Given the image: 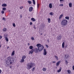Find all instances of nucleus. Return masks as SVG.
<instances>
[{
    "label": "nucleus",
    "mask_w": 74,
    "mask_h": 74,
    "mask_svg": "<svg viewBox=\"0 0 74 74\" xmlns=\"http://www.w3.org/2000/svg\"><path fill=\"white\" fill-rule=\"evenodd\" d=\"M7 60L6 61V63L7 65L11 64L14 62V60H13L11 56H9L7 58Z\"/></svg>",
    "instance_id": "obj_1"
},
{
    "label": "nucleus",
    "mask_w": 74,
    "mask_h": 74,
    "mask_svg": "<svg viewBox=\"0 0 74 74\" xmlns=\"http://www.w3.org/2000/svg\"><path fill=\"white\" fill-rule=\"evenodd\" d=\"M36 46L37 47L38 49L39 52H41V51L43 50V49H44V46L41 45V44H37L36 45Z\"/></svg>",
    "instance_id": "obj_2"
},
{
    "label": "nucleus",
    "mask_w": 74,
    "mask_h": 74,
    "mask_svg": "<svg viewBox=\"0 0 74 74\" xmlns=\"http://www.w3.org/2000/svg\"><path fill=\"white\" fill-rule=\"evenodd\" d=\"M68 23V21L66 19H64L62 20L61 22V25L62 26H66L67 24Z\"/></svg>",
    "instance_id": "obj_3"
},
{
    "label": "nucleus",
    "mask_w": 74,
    "mask_h": 74,
    "mask_svg": "<svg viewBox=\"0 0 74 74\" xmlns=\"http://www.w3.org/2000/svg\"><path fill=\"white\" fill-rule=\"evenodd\" d=\"M26 69H28V70H30L33 67V63H28L26 65Z\"/></svg>",
    "instance_id": "obj_4"
},
{
    "label": "nucleus",
    "mask_w": 74,
    "mask_h": 74,
    "mask_svg": "<svg viewBox=\"0 0 74 74\" xmlns=\"http://www.w3.org/2000/svg\"><path fill=\"white\" fill-rule=\"evenodd\" d=\"M38 49H37V48H35L34 49V51L35 53H38Z\"/></svg>",
    "instance_id": "obj_5"
},
{
    "label": "nucleus",
    "mask_w": 74,
    "mask_h": 74,
    "mask_svg": "<svg viewBox=\"0 0 74 74\" xmlns=\"http://www.w3.org/2000/svg\"><path fill=\"white\" fill-rule=\"evenodd\" d=\"M47 51H46V49H44V52H43V55H47Z\"/></svg>",
    "instance_id": "obj_6"
},
{
    "label": "nucleus",
    "mask_w": 74,
    "mask_h": 74,
    "mask_svg": "<svg viewBox=\"0 0 74 74\" xmlns=\"http://www.w3.org/2000/svg\"><path fill=\"white\" fill-rule=\"evenodd\" d=\"M33 8L32 7H29V12H32V11H33Z\"/></svg>",
    "instance_id": "obj_7"
},
{
    "label": "nucleus",
    "mask_w": 74,
    "mask_h": 74,
    "mask_svg": "<svg viewBox=\"0 0 74 74\" xmlns=\"http://www.w3.org/2000/svg\"><path fill=\"white\" fill-rule=\"evenodd\" d=\"M61 38H62V36L61 35H60L59 36H58L57 37V39H58V40H60Z\"/></svg>",
    "instance_id": "obj_8"
},
{
    "label": "nucleus",
    "mask_w": 74,
    "mask_h": 74,
    "mask_svg": "<svg viewBox=\"0 0 74 74\" xmlns=\"http://www.w3.org/2000/svg\"><path fill=\"white\" fill-rule=\"evenodd\" d=\"M34 52V50H33V49H32L30 51L29 54H30V53H31V54H32V53H33Z\"/></svg>",
    "instance_id": "obj_9"
},
{
    "label": "nucleus",
    "mask_w": 74,
    "mask_h": 74,
    "mask_svg": "<svg viewBox=\"0 0 74 74\" xmlns=\"http://www.w3.org/2000/svg\"><path fill=\"white\" fill-rule=\"evenodd\" d=\"M60 63V61H59L56 64V65L57 66H58L59 65V64Z\"/></svg>",
    "instance_id": "obj_10"
},
{
    "label": "nucleus",
    "mask_w": 74,
    "mask_h": 74,
    "mask_svg": "<svg viewBox=\"0 0 74 74\" xmlns=\"http://www.w3.org/2000/svg\"><path fill=\"white\" fill-rule=\"evenodd\" d=\"M63 16V14H61L60 15V17H59V19H61L62 18V17Z\"/></svg>",
    "instance_id": "obj_11"
},
{
    "label": "nucleus",
    "mask_w": 74,
    "mask_h": 74,
    "mask_svg": "<svg viewBox=\"0 0 74 74\" xmlns=\"http://www.w3.org/2000/svg\"><path fill=\"white\" fill-rule=\"evenodd\" d=\"M31 20L33 22H35V21H36V19L33 18H32Z\"/></svg>",
    "instance_id": "obj_12"
},
{
    "label": "nucleus",
    "mask_w": 74,
    "mask_h": 74,
    "mask_svg": "<svg viewBox=\"0 0 74 74\" xmlns=\"http://www.w3.org/2000/svg\"><path fill=\"white\" fill-rule=\"evenodd\" d=\"M24 62H25V60L22 58V59L21 60L20 62V63H23Z\"/></svg>",
    "instance_id": "obj_13"
},
{
    "label": "nucleus",
    "mask_w": 74,
    "mask_h": 74,
    "mask_svg": "<svg viewBox=\"0 0 74 74\" xmlns=\"http://www.w3.org/2000/svg\"><path fill=\"white\" fill-rule=\"evenodd\" d=\"M69 6L70 8H71V7H72V3H69Z\"/></svg>",
    "instance_id": "obj_14"
},
{
    "label": "nucleus",
    "mask_w": 74,
    "mask_h": 74,
    "mask_svg": "<svg viewBox=\"0 0 74 74\" xmlns=\"http://www.w3.org/2000/svg\"><path fill=\"white\" fill-rule=\"evenodd\" d=\"M62 47L63 48H64V42H63L62 44Z\"/></svg>",
    "instance_id": "obj_15"
},
{
    "label": "nucleus",
    "mask_w": 74,
    "mask_h": 74,
    "mask_svg": "<svg viewBox=\"0 0 74 74\" xmlns=\"http://www.w3.org/2000/svg\"><path fill=\"white\" fill-rule=\"evenodd\" d=\"M61 71H62V68L61 67L59 70L57 71V72L58 73H60Z\"/></svg>",
    "instance_id": "obj_16"
},
{
    "label": "nucleus",
    "mask_w": 74,
    "mask_h": 74,
    "mask_svg": "<svg viewBox=\"0 0 74 74\" xmlns=\"http://www.w3.org/2000/svg\"><path fill=\"white\" fill-rule=\"evenodd\" d=\"M49 7L50 8H52V4L50 3L49 4Z\"/></svg>",
    "instance_id": "obj_17"
},
{
    "label": "nucleus",
    "mask_w": 74,
    "mask_h": 74,
    "mask_svg": "<svg viewBox=\"0 0 74 74\" xmlns=\"http://www.w3.org/2000/svg\"><path fill=\"white\" fill-rule=\"evenodd\" d=\"M26 58V56H23L22 57V59L24 60Z\"/></svg>",
    "instance_id": "obj_18"
},
{
    "label": "nucleus",
    "mask_w": 74,
    "mask_h": 74,
    "mask_svg": "<svg viewBox=\"0 0 74 74\" xmlns=\"http://www.w3.org/2000/svg\"><path fill=\"white\" fill-rule=\"evenodd\" d=\"M14 55H15V51H13L12 53L11 56H14Z\"/></svg>",
    "instance_id": "obj_19"
},
{
    "label": "nucleus",
    "mask_w": 74,
    "mask_h": 74,
    "mask_svg": "<svg viewBox=\"0 0 74 74\" xmlns=\"http://www.w3.org/2000/svg\"><path fill=\"white\" fill-rule=\"evenodd\" d=\"M2 7H6L7 5L6 4L4 3L2 5Z\"/></svg>",
    "instance_id": "obj_20"
},
{
    "label": "nucleus",
    "mask_w": 74,
    "mask_h": 74,
    "mask_svg": "<svg viewBox=\"0 0 74 74\" xmlns=\"http://www.w3.org/2000/svg\"><path fill=\"white\" fill-rule=\"evenodd\" d=\"M5 38L6 41L7 42H8V38H7V37H5Z\"/></svg>",
    "instance_id": "obj_21"
},
{
    "label": "nucleus",
    "mask_w": 74,
    "mask_h": 74,
    "mask_svg": "<svg viewBox=\"0 0 74 74\" xmlns=\"http://www.w3.org/2000/svg\"><path fill=\"white\" fill-rule=\"evenodd\" d=\"M3 32H6V31H7V28H4L3 29Z\"/></svg>",
    "instance_id": "obj_22"
},
{
    "label": "nucleus",
    "mask_w": 74,
    "mask_h": 74,
    "mask_svg": "<svg viewBox=\"0 0 74 74\" xmlns=\"http://www.w3.org/2000/svg\"><path fill=\"white\" fill-rule=\"evenodd\" d=\"M66 19H67V20H69V16H66L65 18Z\"/></svg>",
    "instance_id": "obj_23"
},
{
    "label": "nucleus",
    "mask_w": 74,
    "mask_h": 74,
    "mask_svg": "<svg viewBox=\"0 0 74 74\" xmlns=\"http://www.w3.org/2000/svg\"><path fill=\"white\" fill-rule=\"evenodd\" d=\"M42 70H43V71H46V70H47V68H43L42 69Z\"/></svg>",
    "instance_id": "obj_24"
},
{
    "label": "nucleus",
    "mask_w": 74,
    "mask_h": 74,
    "mask_svg": "<svg viewBox=\"0 0 74 74\" xmlns=\"http://www.w3.org/2000/svg\"><path fill=\"white\" fill-rule=\"evenodd\" d=\"M54 14V13H53V12H51L49 13V14L50 15H51V16L53 15Z\"/></svg>",
    "instance_id": "obj_25"
},
{
    "label": "nucleus",
    "mask_w": 74,
    "mask_h": 74,
    "mask_svg": "<svg viewBox=\"0 0 74 74\" xmlns=\"http://www.w3.org/2000/svg\"><path fill=\"white\" fill-rule=\"evenodd\" d=\"M27 2L29 4H32V1H28Z\"/></svg>",
    "instance_id": "obj_26"
},
{
    "label": "nucleus",
    "mask_w": 74,
    "mask_h": 74,
    "mask_svg": "<svg viewBox=\"0 0 74 74\" xmlns=\"http://www.w3.org/2000/svg\"><path fill=\"white\" fill-rule=\"evenodd\" d=\"M33 48V46H30L29 47V48L30 49H32Z\"/></svg>",
    "instance_id": "obj_27"
},
{
    "label": "nucleus",
    "mask_w": 74,
    "mask_h": 74,
    "mask_svg": "<svg viewBox=\"0 0 74 74\" xmlns=\"http://www.w3.org/2000/svg\"><path fill=\"white\" fill-rule=\"evenodd\" d=\"M65 57H66V59H68V58L69 57V56H68V55L67 54H65ZM66 56H67V57H66Z\"/></svg>",
    "instance_id": "obj_28"
},
{
    "label": "nucleus",
    "mask_w": 74,
    "mask_h": 74,
    "mask_svg": "<svg viewBox=\"0 0 74 74\" xmlns=\"http://www.w3.org/2000/svg\"><path fill=\"white\" fill-rule=\"evenodd\" d=\"M67 71L68 73L69 74H70V73H71V71H70V70H68Z\"/></svg>",
    "instance_id": "obj_29"
},
{
    "label": "nucleus",
    "mask_w": 74,
    "mask_h": 74,
    "mask_svg": "<svg viewBox=\"0 0 74 74\" xmlns=\"http://www.w3.org/2000/svg\"><path fill=\"white\" fill-rule=\"evenodd\" d=\"M48 23H50L51 22V19L49 18L48 19Z\"/></svg>",
    "instance_id": "obj_30"
},
{
    "label": "nucleus",
    "mask_w": 74,
    "mask_h": 74,
    "mask_svg": "<svg viewBox=\"0 0 74 74\" xmlns=\"http://www.w3.org/2000/svg\"><path fill=\"white\" fill-rule=\"evenodd\" d=\"M33 3L34 4H36V2L35 1V0H32Z\"/></svg>",
    "instance_id": "obj_31"
},
{
    "label": "nucleus",
    "mask_w": 74,
    "mask_h": 74,
    "mask_svg": "<svg viewBox=\"0 0 74 74\" xmlns=\"http://www.w3.org/2000/svg\"><path fill=\"white\" fill-rule=\"evenodd\" d=\"M12 25H13V27H15L16 26V25H15V23H13L12 24Z\"/></svg>",
    "instance_id": "obj_32"
},
{
    "label": "nucleus",
    "mask_w": 74,
    "mask_h": 74,
    "mask_svg": "<svg viewBox=\"0 0 74 74\" xmlns=\"http://www.w3.org/2000/svg\"><path fill=\"white\" fill-rule=\"evenodd\" d=\"M55 58H56V59H57V60H59V59H58V56H55Z\"/></svg>",
    "instance_id": "obj_33"
},
{
    "label": "nucleus",
    "mask_w": 74,
    "mask_h": 74,
    "mask_svg": "<svg viewBox=\"0 0 74 74\" xmlns=\"http://www.w3.org/2000/svg\"><path fill=\"white\" fill-rule=\"evenodd\" d=\"M2 10L4 11H5L6 10V8H3Z\"/></svg>",
    "instance_id": "obj_34"
},
{
    "label": "nucleus",
    "mask_w": 74,
    "mask_h": 74,
    "mask_svg": "<svg viewBox=\"0 0 74 74\" xmlns=\"http://www.w3.org/2000/svg\"><path fill=\"white\" fill-rule=\"evenodd\" d=\"M35 70V67H34L32 69V71H34Z\"/></svg>",
    "instance_id": "obj_35"
},
{
    "label": "nucleus",
    "mask_w": 74,
    "mask_h": 74,
    "mask_svg": "<svg viewBox=\"0 0 74 74\" xmlns=\"http://www.w3.org/2000/svg\"><path fill=\"white\" fill-rule=\"evenodd\" d=\"M23 8V6H21L20 7V9H22Z\"/></svg>",
    "instance_id": "obj_36"
},
{
    "label": "nucleus",
    "mask_w": 74,
    "mask_h": 74,
    "mask_svg": "<svg viewBox=\"0 0 74 74\" xmlns=\"http://www.w3.org/2000/svg\"><path fill=\"white\" fill-rule=\"evenodd\" d=\"M1 14H4V11L2 10L1 11Z\"/></svg>",
    "instance_id": "obj_37"
},
{
    "label": "nucleus",
    "mask_w": 74,
    "mask_h": 74,
    "mask_svg": "<svg viewBox=\"0 0 74 74\" xmlns=\"http://www.w3.org/2000/svg\"><path fill=\"white\" fill-rule=\"evenodd\" d=\"M31 39H32V40H34V37H31Z\"/></svg>",
    "instance_id": "obj_38"
},
{
    "label": "nucleus",
    "mask_w": 74,
    "mask_h": 74,
    "mask_svg": "<svg viewBox=\"0 0 74 74\" xmlns=\"http://www.w3.org/2000/svg\"><path fill=\"white\" fill-rule=\"evenodd\" d=\"M60 6H61V7H62L63 6V4H62L60 5Z\"/></svg>",
    "instance_id": "obj_39"
},
{
    "label": "nucleus",
    "mask_w": 74,
    "mask_h": 74,
    "mask_svg": "<svg viewBox=\"0 0 74 74\" xmlns=\"http://www.w3.org/2000/svg\"><path fill=\"white\" fill-rule=\"evenodd\" d=\"M46 47H47V48H48V47H49L48 45H46Z\"/></svg>",
    "instance_id": "obj_40"
},
{
    "label": "nucleus",
    "mask_w": 74,
    "mask_h": 74,
    "mask_svg": "<svg viewBox=\"0 0 74 74\" xmlns=\"http://www.w3.org/2000/svg\"><path fill=\"white\" fill-rule=\"evenodd\" d=\"M1 72H2V71H1V70L0 69V74L1 73Z\"/></svg>",
    "instance_id": "obj_41"
},
{
    "label": "nucleus",
    "mask_w": 74,
    "mask_h": 74,
    "mask_svg": "<svg viewBox=\"0 0 74 74\" xmlns=\"http://www.w3.org/2000/svg\"><path fill=\"white\" fill-rule=\"evenodd\" d=\"M72 69H73V70H74V65H73V67H72Z\"/></svg>",
    "instance_id": "obj_42"
},
{
    "label": "nucleus",
    "mask_w": 74,
    "mask_h": 74,
    "mask_svg": "<svg viewBox=\"0 0 74 74\" xmlns=\"http://www.w3.org/2000/svg\"><path fill=\"white\" fill-rule=\"evenodd\" d=\"M39 4H37V7H38H38H39Z\"/></svg>",
    "instance_id": "obj_43"
},
{
    "label": "nucleus",
    "mask_w": 74,
    "mask_h": 74,
    "mask_svg": "<svg viewBox=\"0 0 74 74\" xmlns=\"http://www.w3.org/2000/svg\"><path fill=\"white\" fill-rule=\"evenodd\" d=\"M2 38V36H0V40H1V39Z\"/></svg>",
    "instance_id": "obj_44"
},
{
    "label": "nucleus",
    "mask_w": 74,
    "mask_h": 74,
    "mask_svg": "<svg viewBox=\"0 0 74 74\" xmlns=\"http://www.w3.org/2000/svg\"><path fill=\"white\" fill-rule=\"evenodd\" d=\"M30 25H32V22H30Z\"/></svg>",
    "instance_id": "obj_45"
},
{
    "label": "nucleus",
    "mask_w": 74,
    "mask_h": 74,
    "mask_svg": "<svg viewBox=\"0 0 74 74\" xmlns=\"http://www.w3.org/2000/svg\"><path fill=\"white\" fill-rule=\"evenodd\" d=\"M52 63H56V62L55 61H53L52 62Z\"/></svg>",
    "instance_id": "obj_46"
},
{
    "label": "nucleus",
    "mask_w": 74,
    "mask_h": 74,
    "mask_svg": "<svg viewBox=\"0 0 74 74\" xmlns=\"http://www.w3.org/2000/svg\"><path fill=\"white\" fill-rule=\"evenodd\" d=\"M3 20H4V21H5V18L3 17Z\"/></svg>",
    "instance_id": "obj_47"
},
{
    "label": "nucleus",
    "mask_w": 74,
    "mask_h": 74,
    "mask_svg": "<svg viewBox=\"0 0 74 74\" xmlns=\"http://www.w3.org/2000/svg\"><path fill=\"white\" fill-rule=\"evenodd\" d=\"M60 1H63V0H60Z\"/></svg>",
    "instance_id": "obj_48"
},
{
    "label": "nucleus",
    "mask_w": 74,
    "mask_h": 74,
    "mask_svg": "<svg viewBox=\"0 0 74 74\" xmlns=\"http://www.w3.org/2000/svg\"><path fill=\"white\" fill-rule=\"evenodd\" d=\"M65 47V48H67V45H66Z\"/></svg>",
    "instance_id": "obj_49"
},
{
    "label": "nucleus",
    "mask_w": 74,
    "mask_h": 74,
    "mask_svg": "<svg viewBox=\"0 0 74 74\" xmlns=\"http://www.w3.org/2000/svg\"><path fill=\"white\" fill-rule=\"evenodd\" d=\"M65 62L67 64L68 63V62H67V61L66 60Z\"/></svg>",
    "instance_id": "obj_50"
},
{
    "label": "nucleus",
    "mask_w": 74,
    "mask_h": 74,
    "mask_svg": "<svg viewBox=\"0 0 74 74\" xmlns=\"http://www.w3.org/2000/svg\"><path fill=\"white\" fill-rule=\"evenodd\" d=\"M47 42H49V40H47Z\"/></svg>",
    "instance_id": "obj_51"
},
{
    "label": "nucleus",
    "mask_w": 74,
    "mask_h": 74,
    "mask_svg": "<svg viewBox=\"0 0 74 74\" xmlns=\"http://www.w3.org/2000/svg\"><path fill=\"white\" fill-rule=\"evenodd\" d=\"M20 17H21V18H22V15H21Z\"/></svg>",
    "instance_id": "obj_52"
},
{
    "label": "nucleus",
    "mask_w": 74,
    "mask_h": 74,
    "mask_svg": "<svg viewBox=\"0 0 74 74\" xmlns=\"http://www.w3.org/2000/svg\"><path fill=\"white\" fill-rule=\"evenodd\" d=\"M28 46H29V45H30V43H28Z\"/></svg>",
    "instance_id": "obj_53"
},
{
    "label": "nucleus",
    "mask_w": 74,
    "mask_h": 74,
    "mask_svg": "<svg viewBox=\"0 0 74 74\" xmlns=\"http://www.w3.org/2000/svg\"><path fill=\"white\" fill-rule=\"evenodd\" d=\"M8 48H9V47H7V49H8Z\"/></svg>",
    "instance_id": "obj_54"
},
{
    "label": "nucleus",
    "mask_w": 74,
    "mask_h": 74,
    "mask_svg": "<svg viewBox=\"0 0 74 74\" xmlns=\"http://www.w3.org/2000/svg\"><path fill=\"white\" fill-rule=\"evenodd\" d=\"M42 33L40 34L41 35H42Z\"/></svg>",
    "instance_id": "obj_55"
},
{
    "label": "nucleus",
    "mask_w": 74,
    "mask_h": 74,
    "mask_svg": "<svg viewBox=\"0 0 74 74\" xmlns=\"http://www.w3.org/2000/svg\"><path fill=\"white\" fill-rule=\"evenodd\" d=\"M1 45H0V48H1Z\"/></svg>",
    "instance_id": "obj_56"
},
{
    "label": "nucleus",
    "mask_w": 74,
    "mask_h": 74,
    "mask_svg": "<svg viewBox=\"0 0 74 74\" xmlns=\"http://www.w3.org/2000/svg\"><path fill=\"white\" fill-rule=\"evenodd\" d=\"M10 68H11V67H10Z\"/></svg>",
    "instance_id": "obj_57"
},
{
    "label": "nucleus",
    "mask_w": 74,
    "mask_h": 74,
    "mask_svg": "<svg viewBox=\"0 0 74 74\" xmlns=\"http://www.w3.org/2000/svg\"><path fill=\"white\" fill-rule=\"evenodd\" d=\"M73 33H74V31L73 32Z\"/></svg>",
    "instance_id": "obj_58"
}]
</instances>
